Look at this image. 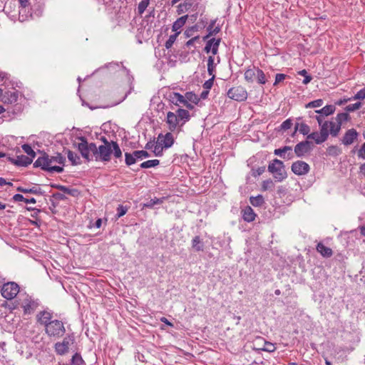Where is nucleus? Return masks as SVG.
<instances>
[{
	"mask_svg": "<svg viewBox=\"0 0 365 365\" xmlns=\"http://www.w3.org/2000/svg\"><path fill=\"white\" fill-rule=\"evenodd\" d=\"M211 76V78L210 79H208L207 81H206L203 84V88L207 90H209L212 87L213 82L215 78V76Z\"/></svg>",
	"mask_w": 365,
	"mask_h": 365,
	"instance_id": "603ef678",
	"label": "nucleus"
},
{
	"mask_svg": "<svg viewBox=\"0 0 365 365\" xmlns=\"http://www.w3.org/2000/svg\"><path fill=\"white\" fill-rule=\"evenodd\" d=\"M257 68H248L245 72V78L247 82L252 83L256 78Z\"/></svg>",
	"mask_w": 365,
	"mask_h": 365,
	"instance_id": "c85d7f7f",
	"label": "nucleus"
},
{
	"mask_svg": "<svg viewBox=\"0 0 365 365\" xmlns=\"http://www.w3.org/2000/svg\"><path fill=\"white\" fill-rule=\"evenodd\" d=\"M268 171L272 174L274 178L278 182H281L287 178L284 163L278 159L273 160L269 164Z\"/></svg>",
	"mask_w": 365,
	"mask_h": 365,
	"instance_id": "39448f33",
	"label": "nucleus"
},
{
	"mask_svg": "<svg viewBox=\"0 0 365 365\" xmlns=\"http://www.w3.org/2000/svg\"><path fill=\"white\" fill-rule=\"evenodd\" d=\"M180 34V32H177L176 34H173V35H170L169 36V38L167 40V41L165 42V47L166 48H170L172 47V46L173 45V43H175L176 38H177V36L178 35Z\"/></svg>",
	"mask_w": 365,
	"mask_h": 365,
	"instance_id": "37998d69",
	"label": "nucleus"
},
{
	"mask_svg": "<svg viewBox=\"0 0 365 365\" xmlns=\"http://www.w3.org/2000/svg\"><path fill=\"white\" fill-rule=\"evenodd\" d=\"M310 150V142L308 140L302 141L297 144L294 147V153L299 158L304 156Z\"/></svg>",
	"mask_w": 365,
	"mask_h": 365,
	"instance_id": "2eb2a0df",
	"label": "nucleus"
},
{
	"mask_svg": "<svg viewBox=\"0 0 365 365\" xmlns=\"http://www.w3.org/2000/svg\"><path fill=\"white\" fill-rule=\"evenodd\" d=\"M292 126V120L287 119V120H284L281 124V129L284 130H286L289 129Z\"/></svg>",
	"mask_w": 365,
	"mask_h": 365,
	"instance_id": "4d7b16f0",
	"label": "nucleus"
},
{
	"mask_svg": "<svg viewBox=\"0 0 365 365\" xmlns=\"http://www.w3.org/2000/svg\"><path fill=\"white\" fill-rule=\"evenodd\" d=\"M358 156L362 159H365V143L358 151Z\"/></svg>",
	"mask_w": 365,
	"mask_h": 365,
	"instance_id": "680f3d73",
	"label": "nucleus"
},
{
	"mask_svg": "<svg viewBox=\"0 0 365 365\" xmlns=\"http://www.w3.org/2000/svg\"><path fill=\"white\" fill-rule=\"evenodd\" d=\"M65 162V157L60 153H57L56 156L52 157L44 154L43 156L37 158L34 165V167H40L41 169L51 173L56 172L61 173L63 172V168L61 166L53 165V164L58 163L60 165H63Z\"/></svg>",
	"mask_w": 365,
	"mask_h": 365,
	"instance_id": "7ed1b4c3",
	"label": "nucleus"
},
{
	"mask_svg": "<svg viewBox=\"0 0 365 365\" xmlns=\"http://www.w3.org/2000/svg\"><path fill=\"white\" fill-rule=\"evenodd\" d=\"M166 123H168L170 131H174L177 129L176 116L175 115V113L171 111L167 113Z\"/></svg>",
	"mask_w": 365,
	"mask_h": 365,
	"instance_id": "aec40b11",
	"label": "nucleus"
},
{
	"mask_svg": "<svg viewBox=\"0 0 365 365\" xmlns=\"http://www.w3.org/2000/svg\"><path fill=\"white\" fill-rule=\"evenodd\" d=\"M335 111V107L333 105H328L324 106L320 110H317L315 113L318 114H322L324 116H327L332 114Z\"/></svg>",
	"mask_w": 365,
	"mask_h": 365,
	"instance_id": "cd10ccee",
	"label": "nucleus"
},
{
	"mask_svg": "<svg viewBox=\"0 0 365 365\" xmlns=\"http://www.w3.org/2000/svg\"><path fill=\"white\" fill-rule=\"evenodd\" d=\"M199 40H200V36H196L192 38L191 39H190L189 41H187V43H186V46L187 47L194 46L195 43L197 42V41H199Z\"/></svg>",
	"mask_w": 365,
	"mask_h": 365,
	"instance_id": "052dcab7",
	"label": "nucleus"
},
{
	"mask_svg": "<svg viewBox=\"0 0 365 365\" xmlns=\"http://www.w3.org/2000/svg\"><path fill=\"white\" fill-rule=\"evenodd\" d=\"M323 105V101L322 99H317L309 102L306 105V108H318Z\"/></svg>",
	"mask_w": 365,
	"mask_h": 365,
	"instance_id": "49530a36",
	"label": "nucleus"
},
{
	"mask_svg": "<svg viewBox=\"0 0 365 365\" xmlns=\"http://www.w3.org/2000/svg\"><path fill=\"white\" fill-rule=\"evenodd\" d=\"M38 302L30 296H26L22 301L21 307L24 314H31L38 307Z\"/></svg>",
	"mask_w": 365,
	"mask_h": 365,
	"instance_id": "9d476101",
	"label": "nucleus"
},
{
	"mask_svg": "<svg viewBox=\"0 0 365 365\" xmlns=\"http://www.w3.org/2000/svg\"><path fill=\"white\" fill-rule=\"evenodd\" d=\"M359 133L354 128L349 129L343 136L341 142L345 145H351L356 140Z\"/></svg>",
	"mask_w": 365,
	"mask_h": 365,
	"instance_id": "dca6fc26",
	"label": "nucleus"
},
{
	"mask_svg": "<svg viewBox=\"0 0 365 365\" xmlns=\"http://www.w3.org/2000/svg\"><path fill=\"white\" fill-rule=\"evenodd\" d=\"M187 18L188 16L185 15L178 19L173 24V31L178 32V31L180 30L186 23Z\"/></svg>",
	"mask_w": 365,
	"mask_h": 365,
	"instance_id": "a878e982",
	"label": "nucleus"
},
{
	"mask_svg": "<svg viewBox=\"0 0 365 365\" xmlns=\"http://www.w3.org/2000/svg\"><path fill=\"white\" fill-rule=\"evenodd\" d=\"M197 31V27L196 26H192L191 28L187 29L185 31V35L186 37H190L192 35L193 32Z\"/></svg>",
	"mask_w": 365,
	"mask_h": 365,
	"instance_id": "e2e57ef3",
	"label": "nucleus"
},
{
	"mask_svg": "<svg viewBox=\"0 0 365 365\" xmlns=\"http://www.w3.org/2000/svg\"><path fill=\"white\" fill-rule=\"evenodd\" d=\"M176 116L177 128L183 126L190 119V115L188 110L179 108L175 113Z\"/></svg>",
	"mask_w": 365,
	"mask_h": 365,
	"instance_id": "f8f14e48",
	"label": "nucleus"
},
{
	"mask_svg": "<svg viewBox=\"0 0 365 365\" xmlns=\"http://www.w3.org/2000/svg\"><path fill=\"white\" fill-rule=\"evenodd\" d=\"M353 101V97L351 98H342V99H340L337 102H336V104L339 105V106H342L345 103H346L348 101Z\"/></svg>",
	"mask_w": 365,
	"mask_h": 365,
	"instance_id": "774afa93",
	"label": "nucleus"
},
{
	"mask_svg": "<svg viewBox=\"0 0 365 365\" xmlns=\"http://www.w3.org/2000/svg\"><path fill=\"white\" fill-rule=\"evenodd\" d=\"M265 170V167H259L256 170H254L253 175L254 176H259L262 175Z\"/></svg>",
	"mask_w": 365,
	"mask_h": 365,
	"instance_id": "0e129e2a",
	"label": "nucleus"
},
{
	"mask_svg": "<svg viewBox=\"0 0 365 365\" xmlns=\"http://www.w3.org/2000/svg\"><path fill=\"white\" fill-rule=\"evenodd\" d=\"M286 78V75L283 73H277L275 76V81L274 85H277L280 82L283 81Z\"/></svg>",
	"mask_w": 365,
	"mask_h": 365,
	"instance_id": "13d9d810",
	"label": "nucleus"
},
{
	"mask_svg": "<svg viewBox=\"0 0 365 365\" xmlns=\"http://www.w3.org/2000/svg\"><path fill=\"white\" fill-rule=\"evenodd\" d=\"M134 156L137 158V160H142L143 158H148L150 155L145 150H135L134 151Z\"/></svg>",
	"mask_w": 365,
	"mask_h": 365,
	"instance_id": "c03bdc74",
	"label": "nucleus"
},
{
	"mask_svg": "<svg viewBox=\"0 0 365 365\" xmlns=\"http://www.w3.org/2000/svg\"><path fill=\"white\" fill-rule=\"evenodd\" d=\"M52 187L57 188L58 190L62 191L63 192H64L66 194L70 193L71 189L66 186L61 185H52Z\"/></svg>",
	"mask_w": 365,
	"mask_h": 365,
	"instance_id": "bf43d9fd",
	"label": "nucleus"
},
{
	"mask_svg": "<svg viewBox=\"0 0 365 365\" xmlns=\"http://www.w3.org/2000/svg\"><path fill=\"white\" fill-rule=\"evenodd\" d=\"M1 292L4 298L7 300L14 299L19 292V286L14 282H3Z\"/></svg>",
	"mask_w": 365,
	"mask_h": 365,
	"instance_id": "423d86ee",
	"label": "nucleus"
},
{
	"mask_svg": "<svg viewBox=\"0 0 365 365\" xmlns=\"http://www.w3.org/2000/svg\"><path fill=\"white\" fill-rule=\"evenodd\" d=\"M160 163V161L158 160H149L147 161H145L140 164V168H150L153 167H155L158 165Z\"/></svg>",
	"mask_w": 365,
	"mask_h": 365,
	"instance_id": "e433bc0d",
	"label": "nucleus"
},
{
	"mask_svg": "<svg viewBox=\"0 0 365 365\" xmlns=\"http://www.w3.org/2000/svg\"><path fill=\"white\" fill-rule=\"evenodd\" d=\"M310 170L309 165L302 160H297L292 163V171L297 175H307Z\"/></svg>",
	"mask_w": 365,
	"mask_h": 365,
	"instance_id": "9b49d317",
	"label": "nucleus"
},
{
	"mask_svg": "<svg viewBox=\"0 0 365 365\" xmlns=\"http://www.w3.org/2000/svg\"><path fill=\"white\" fill-rule=\"evenodd\" d=\"M275 346L271 342L265 341L264 346L262 348L263 351L273 352L275 350Z\"/></svg>",
	"mask_w": 365,
	"mask_h": 365,
	"instance_id": "de8ad7c7",
	"label": "nucleus"
},
{
	"mask_svg": "<svg viewBox=\"0 0 365 365\" xmlns=\"http://www.w3.org/2000/svg\"><path fill=\"white\" fill-rule=\"evenodd\" d=\"M256 78L260 84H264L267 81L264 72L259 68H257Z\"/></svg>",
	"mask_w": 365,
	"mask_h": 365,
	"instance_id": "ea45409f",
	"label": "nucleus"
},
{
	"mask_svg": "<svg viewBox=\"0 0 365 365\" xmlns=\"http://www.w3.org/2000/svg\"><path fill=\"white\" fill-rule=\"evenodd\" d=\"M273 187H274V183L272 180H264V181H263L262 185V188L263 190H267L272 189Z\"/></svg>",
	"mask_w": 365,
	"mask_h": 365,
	"instance_id": "8fccbe9b",
	"label": "nucleus"
},
{
	"mask_svg": "<svg viewBox=\"0 0 365 365\" xmlns=\"http://www.w3.org/2000/svg\"><path fill=\"white\" fill-rule=\"evenodd\" d=\"M23 150L24 151V153H26L29 156H30L31 158H34L35 157V152L34 150L32 149V148L31 147V145H29V144H24L22 146H21Z\"/></svg>",
	"mask_w": 365,
	"mask_h": 365,
	"instance_id": "a19ab883",
	"label": "nucleus"
},
{
	"mask_svg": "<svg viewBox=\"0 0 365 365\" xmlns=\"http://www.w3.org/2000/svg\"><path fill=\"white\" fill-rule=\"evenodd\" d=\"M192 6V0H185L183 4H181L178 6L179 13H183L187 11Z\"/></svg>",
	"mask_w": 365,
	"mask_h": 365,
	"instance_id": "f704fd0d",
	"label": "nucleus"
},
{
	"mask_svg": "<svg viewBox=\"0 0 365 365\" xmlns=\"http://www.w3.org/2000/svg\"><path fill=\"white\" fill-rule=\"evenodd\" d=\"M250 203L255 206V207H259L261 206L264 200V197L262 195H258L256 197H250Z\"/></svg>",
	"mask_w": 365,
	"mask_h": 365,
	"instance_id": "473e14b6",
	"label": "nucleus"
},
{
	"mask_svg": "<svg viewBox=\"0 0 365 365\" xmlns=\"http://www.w3.org/2000/svg\"><path fill=\"white\" fill-rule=\"evenodd\" d=\"M353 97V100L365 99V88L358 91Z\"/></svg>",
	"mask_w": 365,
	"mask_h": 365,
	"instance_id": "864d4df0",
	"label": "nucleus"
},
{
	"mask_svg": "<svg viewBox=\"0 0 365 365\" xmlns=\"http://www.w3.org/2000/svg\"><path fill=\"white\" fill-rule=\"evenodd\" d=\"M220 63V58L217 57V62L215 63V58L210 56L207 58V72L210 76H215V68L217 63Z\"/></svg>",
	"mask_w": 365,
	"mask_h": 365,
	"instance_id": "4be33fe9",
	"label": "nucleus"
},
{
	"mask_svg": "<svg viewBox=\"0 0 365 365\" xmlns=\"http://www.w3.org/2000/svg\"><path fill=\"white\" fill-rule=\"evenodd\" d=\"M327 151L329 155H338L340 153L339 148L336 145L329 146Z\"/></svg>",
	"mask_w": 365,
	"mask_h": 365,
	"instance_id": "3c124183",
	"label": "nucleus"
},
{
	"mask_svg": "<svg viewBox=\"0 0 365 365\" xmlns=\"http://www.w3.org/2000/svg\"><path fill=\"white\" fill-rule=\"evenodd\" d=\"M150 0H141L138 6V13L139 15H142L150 4Z\"/></svg>",
	"mask_w": 365,
	"mask_h": 365,
	"instance_id": "4c0bfd02",
	"label": "nucleus"
},
{
	"mask_svg": "<svg viewBox=\"0 0 365 365\" xmlns=\"http://www.w3.org/2000/svg\"><path fill=\"white\" fill-rule=\"evenodd\" d=\"M13 200L15 202H24L25 197L21 194H16L13 196Z\"/></svg>",
	"mask_w": 365,
	"mask_h": 365,
	"instance_id": "69168bd1",
	"label": "nucleus"
},
{
	"mask_svg": "<svg viewBox=\"0 0 365 365\" xmlns=\"http://www.w3.org/2000/svg\"><path fill=\"white\" fill-rule=\"evenodd\" d=\"M215 24V21H212L211 22V24L209 25V26L207 27L208 34L203 37L204 41L207 40L210 36L217 34L220 31V29L219 27L217 26V27L214 28Z\"/></svg>",
	"mask_w": 365,
	"mask_h": 365,
	"instance_id": "bb28decb",
	"label": "nucleus"
},
{
	"mask_svg": "<svg viewBox=\"0 0 365 365\" xmlns=\"http://www.w3.org/2000/svg\"><path fill=\"white\" fill-rule=\"evenodd\" d=\"M299 130L302 134L303 135H309V133L310 131V128L309 125H307V124L305 123H297L295 125V128H294V134L297 131Z\"/></svg>",
	"mask_w": 365,
	"mask_h": 365,
	"instance_id": "c756f323",
	"label": "nucleus"
},
{
	"mask_svg": "<svg viewBox=\"0 0 365 365\" xmlns=\"http://www.w3.org/2000/svg\"><path fill=\"white\" fill-rule=\"evenodd\" d=\"M8 160L11 163H12L13 164H14L17 166H23V167L28 166L33 161L32 158H31L30 157L23 155L17 156V158L16 159L8 157Z\"/></svg>",
	"mask_w": 365,
	"mask_h": 365,
	"instance_id": "f3484780",
	"label": "nucleus"
},
{
	"mask_svg": "<svg viewBox=\"0 0 365 365\" xmlns=\"http://www.w3.org/2000/svg\"><path fill=\"white\" fill-rule=\"evenodd\" d=\"M349 119V115L347 113H341L337 114L335 118H333L331 120H326L324 123H327L330 135L333 137H336L339 133L342 123Z\"/></svg>",
	"mask_w": 365,
	"mask_h": 365,
	"instance_id": "20e7f679",
	"label": "nucleus"
},
{
	"mask_svg": "<svg viewBox=\"0 0 365 365\" xmlns=\"http://www.w3.org/2000/svg\"><path fill=\"white\" fill-rule=\"evenodd\" d=\"M324 115L322 114L316 115V119L320 126V128H322V125L324 124L325 121H323Z\"/></svg>",
	"mask_w": 365,
	"mask_h": 365,
	"instance_id": "338daca9",
	"label": "nucleus"
},
{
	"mask_svg": "<svg viewBox=\"0 0 365 365\" xmlns=\"http://www.w3.org/2000/svg\"><path fill=\"white\" fill-rule=\"evenodd\" d=\"M157 140L165 149H168L173 145L174 137L171 133H167L165 135L160 133L158 135Z\"/></svg>",
	"mask_w": 365,
	"mask_h": 365,
	"instance_id": "ddd939ff",
	"label": "nucleus"
},
{
	"mask_svg": "<svg viewBox=\"0 0 365 365\" xmlns=\"http://www.w3.org/2000/svg\"><path fill=\"white\" fill-rule=\"evenodd\" d=\"M221 39L220 38H210L207 41L206 45L205 46L204 51L209 53L211 52L213 56L216 55L218 52V48L220 46Z\"/></svg>",
	"mask_w": 365,
	"mask_h": 365,
	"instance_id": "4468645a",
	"label": "nucleus"
},
{
	"mask_svg": "<svg viewBox=\"0 0 365 365\" xmlns=\"http://www.w3.org/2000/svg\"><path fill=\"white\" fill-rule=\"evenodd\" d=\"M361 103L356 102L355 103L348 105L345 109L347 112H353V111H355V110L359 109L361 108Z\"/></svg>",
	"mask_w": 365,
	"mask_h": 365,
	"instance_id": "a18cd8bd",
	"label": "nucleus"
},
{
	"mask_svg": "<svg viewBox=\"0 0 365 365\" xmlns=\"http://www.w3.org/2000/svg\"><path fill=\"white\" fill-rule=\"evenodd\" d=\"M184 97L185 96L175 92L171 93L169 95V99L170 102L175 106L183 105V103L185 102Z\"/></svg>",
	"mask_w": 365,
	"mask_h": 365,
	"instance_id": "412c9836",
	"label": "nucleus"
},
{
	"mask_svg": "<svg viewBox=\"0 0 365 365\" xmlns=\"http://www.w3.org/2000/svg\"><path fill=\"white\" fill-rule=\"evenodd\" d=\"M80 140L81 142L78 144V149L82 157L88 161L109 162L113 153L116 158L122 157V151L117 142L106 141V145L97 147L93 143H88L85 138H81Z\"/></svg>",
	"mask_w": 365,
	"mask_h": 365,
	"instance_id": "f257e3e1",
	"label": "nucleus"
},
{
	"mask_svg": "<svg viewBox=\"0 0 365 365\" xmlns=\"http://www.w3.org/2000/svg\"><path fill=\"white\" fill-rule=\"evenodd\" d=\"M274 154L284 159L287 158L290 160L294 158V153L292 152V148L290 146H284L283 148L275 149L274 150Z\"/></svg>",
	"mask_w": 365,
	"mask_h": 365,
	"instance_id": "a211bd4d",
	"label": "nucleus"
},
{
	"mask_svg": "<svg viewBox=\"0 0 365 365\" xmlns=\"http://www.w3.org/2000/svg\"><path fill=\"white\" fill-rule=\"evenodd\" d=\"M330 134L329 128L327 126V123H325L322 125V128H320V132H313L307 135V139L314 140L317 144H321L325 142L329 135Z\"/></svg>",
	"mask_w": 365,
	"mask_h": 365,
	"instance_id": "6e6552de",
	"label": "nucleus"
},
{
	"mask_svg": "<svg viewBox=\"0 0 365 365\" xmlns=\"http://www.w3.org/2000/svg\"><path fill=\"white\" fill-rule=\"evenodd\" d=\"M184 98H185V102L188 101V102H191L194 104H197V103L199 101V98H198L197 96L192 92H187L185 94Z\"/></svg>",
	"mask_w": 365,
	"mask_h": 365,
	"instance_id": "c9c22d12",
	"label": "nucleus"
},
{
	"mask_svg": "<svg viewBox=\"0 0 365 365\" xmlns=\"http://www.w3.org/2000/svg\"><path fill=\"white\" fill-rule=\"evenodd\" d=\"M255 213L250 206L245 207V209L243 210L242 217L245 221L248 222H252L255 220Z\"/></svg>",
	"mask_w": 365,
	"mask_h": 365,
	"instance_id": "393cba45",
	"label": "nucleus"
},
{
	"mask_svg": "<svg viewBox=\"0 0 365 365\" xmlns=\"http://www.w3.org/2000/svg\"><path fill=\"white\" fill-rule=\"evenodd\" d=\"M74 337L71 334L66 335L62 341L54 344V350L58 355H64L69 351L70 346L74 343Z\"/></svg>",
	"mask_w": 365,
	"mask_h": 365,
	"instance_id": "0eeeda50",
	"label": "nucleus"
},
{
	"mask_svg": "<svg viewBox=\"0 0 365 365\" xmlns=\"http://www.w3.org/2000/svg\"><path fill=\"white\" fill-rule=\"evenodd\" d=\"M71 363L73 365H82L84 363V361H83L81 356L79 354L76 353L72 356Z\"/></svg>",
	"mask_w": 365,
	"mask_h": 365,
	"instance_id": "79ce46f5",
	"label": "nucleus"
},
{
	"mask_svg": "<svg viewBox=\"0 0 365 365\" xmlns=\"http://www.w3.org/2000/svg\"><path fill=\"white\" fill-rule=\"evenodd\" d=\"M163 149H165V148L157 141L153 152L156 156H161Z\"/></svg>",
	"mask_w": 365,
	"mask_h": 365,
	"instance_id": "09e8293b",
	"label": "nucleus"
},
{
	"mask_svg": "<svg viewBox=\"0 0 365 365\" xmlns=\"http://www.w3.org/2000/svg\"><path fill=\"white\" fill-rule=\"evenodd\" d=\"M317 250L324 257H330L333 254L331 249L326 247L322 242L318 243L317 245Z\"/></svg>",
	"mask_w": 365,
	"mask_h": 365,
	"instance_id": "5701e85b",
	"label": "nucleus"
},
{
	"mask_svg": "<svg viewBox=\"0 0 365 365\" xmlns=\"http://www.w3.org/2000/svg\"><path fill=\"white\" fill-rule=\"evenodd\" d=\"M165 198H157L155 197L153 199L150 200L148 202L144 204V207L153 208L155 205H160L162 204L164 201Z\"/></svg>",
	"mask_w": 365,
	"mask_h": 365,
	"instance_id": "72a5a7b5",
	"label": "nucleus"
},
{
	"mask_svg": "<svg viewBox=\"0 0 365 365\" xmlns=\"http://www.w3.org/2000/svg\"><path fill=\"white\" fill-rule=\"evenodd\" d=\"M125 163L127 165H131L134 164L137 160V158L134 156V152L132 153H125Z\"/></svg>",
	"mask_w": 365,
	"mask_h": 365,
	"instance_id": "58836bf2",
	"label": "nucleus"
},
{
	"mask_svg": "<svg viewBox=\"0 0 365 365\" xmlns=\"http://www.w3.org/2000/svg\"><path fill=\"white\" fill-rule=\"evenodd\" d=\"M36 322L45 328V333L49 337L58 339L66 333V328L62 321L53 319V312L44 310L36 314Z\"/></svg>",
	"mask_w": 365,
	"mask_h": 365,
	"instance_id": "f03ea898",
	"label": "nucleus"
},
{
	"mask_svg": "<svg viewBox=\"0 0 365 365\" xmlns=\"http://www.w3.org/2000/svg\"><path fill=\"white\" fill-rule=\"evenodd\" d=\"M9 79V75L5 72H0V83L6 85L7 81Z\"/></svg>",
	"mask_w": 365,
	"mask_h": 365,
	"instance_id": "6e6d98bb",
	"label": "nucleus"
},
{
	"mask_svg": "<svg viewBox=\"0 0 365 365\" xmlns=\"http://www.w3.org/2000/svg\"><path fill=\"white\" fill-rule=\"evenodd\" d=\"M127 211H128V209H127L126 207H124V206H123L121 205H118V207L117 208V217L118 218L121 217L122 216L125 215Z\"/></svg>",
	"mask_w": 365,
	"mask_h": 365,
	"instance_id": "5fc2aeb1",
	"label": "nucleus"
},
{
	"mask_svg": "<svg viewBox=\"0 0 365 365\" xmlns=\"http://www.w3.org/2000/svg\"><path fill=\"white\" fill-rule=\"evenodd\" d=\"M227 96L237 101H242L247 99V93L242 86L233 87L227 91Z\"/></svg>",
	"mask_w": 365,
	"mask_h": 365,
	"instance_id": "1a4fd4ad",
	"label": "nucleus"
},
{
	"mask_svg": "<svg viewBox=\"0 0 365 365\" xmlns=\"http://www.w3.org/2000/svg\"><path fill=\"white\" fill-rule=\"evenodd\" d=\"M16 190L24 193H32L35 195L42 194L41 189L37 187H33L31 188H24L23 187L19 186L16 188Z\"/></svg>",
	"mask_w": 365,
	"mask_h": 365,
	"instance_id": "7c9ffc66",
	"label": "nucleus"
},
{
	"mask_svg": "<svg viewBox=\"0 0 365 365\" xmlns=\"http://www.w3.org/2000/svg\"><path fill=\"white\" fill-rule=\"evenodd\" d=\"M192 249L196 252L204 250V242L200 236H195L191 242Z\"/></svg>",
	"mask_w": 365,
	"mask_h": 365,
	"instance_id": "b1692460",
	"label": "nucleus"
},
{
	"mask_svg": "<svg viewBox=\"0 0 365 365\" xmlns=\"http://www.w3.org/2000/svg\"><path fill=\"white\" fill-rule=\"evenodd\" d=\"M18 98V91H7L2 95L1 100L4 103L13 104L16 103Z\"/></svg>",
	"mask_w": 365,
	"mask_h": 365,
	"instance_id": "6ab92c4d",
	"label": "nucleus"
},
{
	"mask_svg": "<svg viewBox=\"0 0 365 365\" xmlns=\"http://www.w3.org/2000/svg\"><path fill=\"white\" fill-rule=\"evenodd\" d=\"M67 155H68V159L71 163L72 165H78L81 163L80 157L78 155L77 153H76L71 150H68Z\"/></svg>",
	"mask_w": 365,
	"mask_h": 365,
	"instance_id": "2f4dec72",
	"label": "nucleus"
}]
</instances>
